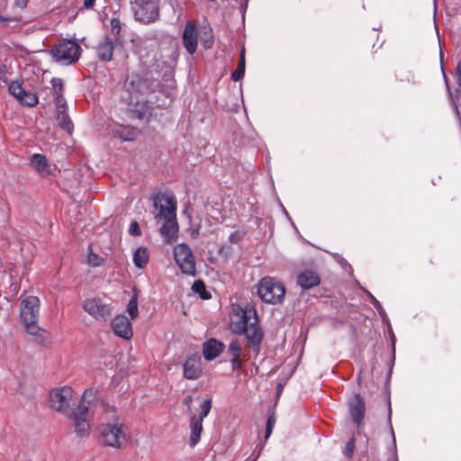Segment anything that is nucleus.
I'll return each instance as SVG.
<instances>
[{
	"instance_id": "39",
	"label": "nucleus",
	"mask_w": 461,
	"mask_h": 461,
	"mask_svg": "<svg viewBox=\"0 0 461 461\" xmlns=\"http://www.w3.org/2000/svg\"><path fill=\"white\" fill-rule=\"evenodd\" d=\"M371 303H373V305L375 306V308L378 311L379 314L382 316V317H384L385 313L380 304V303L376 300V298L369 292H366Z\"/></svg>"
},
{
	"instance_id": "41",
	"label": "nucleus",
	"mask_w": 461,
	"mask_h": 461,
	"mask_svg": "<svg viewBox=\"0 0 461 461\" xmlns=\"http://www.w3.org/2000/svg\"><path fill=\"white\" fill-rule=\"evenodd\" d=\"M129 231L131 235L139 236L140 235V230L137 221H132L130 225Z\"/></svg>"
},
{
	"instance_id": "29",
	"label": "nucleus",
	"mask_w": 461,
	"mask_h": 461,
	"mask_svg": "<svg viewBox=\"0 0 461 461\" xmlns=\"http://www.w3.org/2000/svg\"><path fill=\"white\" fill-rule=\"evenodd\" d=\"M244 73H245V50L242 49L240 51V61H239L238 68L231 75L232 80L239 81L240 78H242V77L244 76Z\"/></svg>"
},
{
	"instance_id": "19",
	"label": "nucleus",
	"mask_w": 461,
	"mask_h": 461,
	"mask_svg": "<svg viewBox=\"0 0 461 461\" xmlns=\"http://www.w3.org/2000/svg\"><path fill=\"white\" fill-rule=\"evenodd\" d=\"M349 413L353 421L359 426L364 419L366 406L364 399L360 394L357 393L349 402Z\"/></svg>"
},
{
	"instance_id": "46",
	"label": "nucleus",
	"mask_w": 461,
	"mask_h": 461,
	"mask_svg": "<svg viewBox=\"0 0 461 461\" xmlns=\"http://www.w3.org/2000/svg\"><path fill=\"white\" fill-rule=\"evenodd\" d=\"M192 400H193V399H192V397H191V396H186V397L185 398V400H184V403H185V405H187V406H188V408H190V404H191V402H192Z\"/></svg>"
},
{
	"instance_id": "12",
	"label": "nucleus",
	"mask_w": 461,
	"mask_h": 461,
	"mask_svg": "<svg viewBox=\"0 0 461 461\" xmlns=\"http://www.w3.org/2000/svg\"><path fill=\"white\" fill-rule=\"evenodd\" d=\"M84 310L98 321H107L112 315V306L99 298H89L83 303Z\"/></svg>"
},
{
	"instance_id": "27",
	"label": "nucleus",
	"mask_w": 461,
	"mask_h": 461,
	"mask_svg": "<svg viewBox=\"0 0 461 461\" xmlns=\"http://www.w3.org/2000/svg\"><path fill=\"white\" fill-rule=\"evenodd\" d=\"M149 261V253L145 248H138L133 254L134 265L139 267H144Z\"/></svg>"
},
{
	"instance_id": "4",
	"label": "nucleus",
	"mask_w": 461,
	"mask_h": 461,
	"mask_svg": "<svg viewBox=\"0 0 461 461\" xmlns=\"http://www.w3.org/2000/svg\"><path fill=\"white\" fill-rule=\"evenodd\" d=\"M96 390L86 389L82 395L77 408L73 411V423L78 437L88 435L90 430L89 420L92 416L91 403L96 398Z\"/></svg>"
},
{
	"instance_id": "42",
	"label": "nucleus",
	"mask_w": 461,
	"mask_h": 461,
	"mask_svg": "<svg viewBox=\"0 0 461 461\" xmlns=\"http://www.w3.org/2000/svg\"><path fill=\"white\" fill-rule=\"evenodd\" d=\"M241 238L242 234L240 231H234L229 236V241L230 243H237L241 240Z\"/></svg>"
},
{
	"instance_id": "23",
	"label": "nucleus",
	"mask_w": 461,
	"mask_h": 461,
	"mask_svg": "<svg viewBox=\"0 0 461 461\" xmlns=\"http://www.w3.org/2000/svg\"><path fill=\"white\" fill-rule=\"evenodd\" d=\"M320 283L319 276L311 270H305L302 272L297 277V284L303 289L312 288Z\"/></svg>"
},
{
	"instance_id": "44",
	"label": "nucleus",
	"mask_w": 461,
	"mask_h": 461,
	"mask_svg": "<svg viewBox=\"0 0 461 461\" xmlns=\"http://www.w3.org/2000/svg\"><path fill=\"white\" fill-rule=\"evenodd\" d=\"M95 0H84V7L86 9H90L95 5Z\"/></svg>"
},
{
	"instance_id": "21",
	"label": "nucleus",
	"mask_w": 461,
	"mask_h": 461,
	"mask_svg": "<svg viewBox=\"0 0 461 461\" xmlns=\"http://www.w3.org/2000/svg\"><path fill=\"white\" fill-rule=\"evenodd\" d=\"M183 369L185 378L189 380L197 379L202 373L200 359L196 357H189L185 362Z\"/></svg>"
},
{
	"instance_id": "30",
	"label": "nucleus",
	"mask_w": 461,
	"mask_h": 461,
	"mask_svg": "<svg viewBox=\"0 0 461 461\" xmlns=\"http://www.w3.org/2000/svg\"><path fill=\"white\" fill-rule=\"evenodd\" d=\"M52 89L55 93L58 104L63 101L64 84L60 78L51 79Z\"/></svg>"
},
{
	"instance_id": "37",
	"label": "nucleus",
	"mask_w": 461,
	"mask_h": 461,
	"mask_svg": "<svg viewBox=\"0 0 461 461\" xmlns=\"http://www.w3.org/2000/svg\"><path fill=\"white\" fill-rule=\"evenodd\" d=\"M110 28L114 35H118L122 30V23L117 18H113L110 21Z\"/></svg>"
},
{
	"instance_id": "3",
	"label": "nucleus",
	"mask_w": 461,
	"mask_h": 461,
	"mask_svg": "<svg viewBox=\"0 0 461 461\" xmlns=\"http://www.w3.org/2000/svg\"><path fill=\"white\" fill-rule=\"evenodd\" d=\"M96 390L86 389L82 395L77 408L73 411V423L78 437L88 435L90 430L89 420L92 416L91 403L96 398Z\"/></svg>"
},
{
	"instance_id": "17",
	"label": "nucleus",
	"mask_w": 461,
	"mask_h": 461,
	"mask_svg": "<svg viewBox=\"0 0 461 461\" xmlns=\"http://www.w3.org/2000/svg\"><path fill=\"white\" fill-rule=\"evenodd\" d=\"M9 93L19 102L28 106H34L38 104V97L33 92L25 91L22 84L14 81L8 86Z\"/></svg>"
},
{
	"instance_id": "35",
	"label": "nucleus",
	"mask_w": 461,
	"mask_h": 461,
	"mask_svg": "<svg viewBox=\"0 0 461 461\" xmlns=\"http://www.w3.org/2000/svg\"><path fill=\"white\" fill-rule=\"evenodd\" d=\"M58 121L60 125V127L68 131H70L71 130V122L68 115L64 112H60L58 114Z\"/></svg>"
},
{
	"instance_id": "47",
	"label": "nucleus",
	"mask_w": 461,
	"mask_h": 461,
	"mask_svg": "<svg viewBox=\"0 0 461 461\" xmlns=\"http://www.w3.org/2000/svg\"><path fill=\"white\" fill-rule=\"evenodd\" d=\"M391 429H392V433H393V444L395 445V437H394V435H393V429H392V428H391Z\"/></svg>"
},
{
	"instance_id": "13",
	"label": "nucleus",
	"mask_w": 461,
	"mask_h": 461,
	"mask_svg": "<svg viewBox=\"0 0 461 461\" xmlns=\"http://www.w3.org/2000/svg\"><path fill=\"white\" fill-rule=\"evenodd\" d=\"M129 97L125 98L129 104H138L140 103L139 95L146 89L145 82L138 75L128 76L124 84Z\"/></svg>"
},
{
	"instance_id": "32",
	"label": "nucleus",
	"mask_w": 461,
	"mask_h": 461,
	"mask_svg": "<svg viewBox=\"0 0 461 461\" xmlns=\"http://www.w3.org/2000/svg\"><path fill=\"white\" fill-rule=\"evenodd\" d=\"M127 312L131 319H134L139 314L138 310V297L136 294H134L129 301L127 305Z\"/></svg>"
},
{
	"instance_id": "5",
	"label": "nucleus",
	"mask_w": 461,
	"mask_h": 461,
	"mask_svg": "<svg viewBox=\"0 0 461 461\" xmlns=\"http://www.w3.org/2000/svg\"><path fill=\"white\" fill-rule=\"evenodd\" d=\"M257 288L259 298L266 303L279 304L285 299V288L275 277L265 276L261 278L258 283Z\"/></svg>"
},
{
	"instance_id": "15",
	"label": "nucleus",
	"mask_w": 461,
	"mask_h": 461,
	"mask_svg": "<svg viewBox=\"0 0 461 461\" xmlns=\"http://www.w3.org/2000/svg\"><path fill=\"white\" fill-rule=\"evenodd\" d=\"M199 35L200 31L198 30L196 23L194 21L187 22L183 32V44L186 51L191 55L197 50Z\"/></svg>"
},
{
	"instance_id": "1",
	"label": "nucleus",
	"mask_w": 461,
	"mask_h": 461,
	"mask_svg": "<svg viewBox=\"0 0 461 461\" xmlns=\"http://www.w3.org/2000/svg\"><path fill=\"white\" fill-rule=\"evenodd\" d=\"M230 327L234 333L244 335L253 350L256 353L259 352L264 332L258 324V313L254 308L235 309Z\"/></svg>"
},
{
	"instance_id": "8",
	"label": "nucleus",
	"mask_w": 461,
	"mask_h": 461,
	"mask_svg": "<svg viewBox=\"0 0 461 461\" xmlns=\"http://www.w3.org/2000/svg\"><path fill=\"white\" fill-rule=\"evenodd\" d=\"M130 2L137 21L148 24L158 20V0H130Z\"/></svg>"
},
{
	"instance_id": "49",
	"label": "nucleus",
	"mask_w": 461,
	"mask_h": 461,
	"mask_svg": "<svg viewBox=\"0 0 461 461\" xmlns=\"http://www.w3.org/2000/svg\"><path fill=\"white\" fill-rule=\"evenodd\" d=\"M4 20H5V19H4L2 16H0V21H4Z\"/></svg>"
},
{
	"instance_id": "34",
	"label": "nucleus",
	"mask_w": 461,
	"mask_h": 461,
	"mask_svg": "<svg viewBox=\"0 0 461 461\" xmlns=\"http://www.w3.org/2000/svg\"><path fill=\"white\" fill-rule=\"evenodd\" d=\"M10 307V302L5 297H0V319L8 317Z\"/></svg>"
},
{
	"instance_id": "11",
	"label": "nucleus",
	"mask_w": 461,
	"mask_h": 461,
	"mask_svg": "<svg viewBox=\"0 0 461 461\" xmlns=\"http://www.w3.org/2000/svg\"><path fill=\"white\" fill-rule=\"evenodd\" d=\"M122 423L104 424L101 426V435L104 444L119 447L125 441V433Z\"/></svg>"
},
{
	"instance_id": "43",
	"label": "nucleus",
	"mask_w": 461,
	"mask_h": 461,
	"mask_svg": "<svg viewBox=\"0 0 461 461\" xmlns=\"http://www.w3.org/2000/svg\"><path fill=\"white\" fill-rule=\"evenodd\" d=\"M456 84L461 87V63H458L456 68Z\"/></svg>"
},
{
	"instance_id": "24",
	"label": "nucleus",
	"mask_w": 461,
	"mask_h": 461,
	"mask_svg": "<svg viewBox=\"0 0 461 461\" xmlns=\"http://www.w3.org/2000/svg\"><path fill=\"white\" fill-rule=\"evenodd\" d=\"M113 135L122 141H132L136 139L137 131L131 126L119 125L113 129Z\"/></svg>"
},
{
	"instance_id": "16",
	"label": "nucleus",
	"mask_w": 461,
	"mask_h": 461,
	"mask_svg": "<svg viewBox=\"0 0 461 461\" xmlns=\"http://www.w3.org/2000/svg\"><path fill=\"white\" fill-rule=\"evenodd\" d=\"M226 356L228 357L232 370H240L243 366V363L246 360V354L242 345L236 340H232L228 345L226 349Z\"/></svg>"
},
{
	"instance_id": "22",
	"label": "nucleus",
	"mask_w": 461,
	"mask_h": 461,
	"mask_svg": "<svg viewBox=\"0 0 461 461\" xmlns=\"http://www.w3.org/2000/svg\"><path fill=\"white\" fill-rule=\"evenodd\" d=\"M224 345L214 339H209L208 341L204 342L203 347V357L207 360H212L216 358L221 352L223 350Z\"/></svg>"
},
{
	"instance_id": "33",
	"label": "nucleus",
	"mask_w": 461,
	"mask_h": 461,
	"mask_svg": "<svg viewBox=\"0 0 461 461\" xmlns=\"http://www.w3.org/2000/svg\"><path fill=\"white\" fill-rule=\"evenodd\" d=\"M212 408V401L211 399L207 398L204 399L201 404V411L200 415L196 416V419H201V420H203V419L209 414Z\"/></svg>"
},
{
	"instance_id": "31",
	"label": "nucleus",
	"mask_w": 461,
	"mask_h": 461,
	"mask_svg": "<svg viewBox=\"0 0 461 461\" xmlns=\"http://www.w3.org/2000/svg\"><path fill=\"white\" fill-rule=\"evenodd\" d=\"M192 290L198 294L202 299H209L210 294L206 291L203 282L201 280L195 281L192 285Z\"/></svg>"
},
{
	"instance_id": "45",
	"label": "nucleus",
	"mask_w": 461,
	"mask_h": 461,
	"mask_svg": "<svg viewBox=\"0 0 461 461\" xmlns=\"http://www.w3.org/2000/svg\"><path fill=\"white\" fill-rule=\"evenodd\" d=\"M28 0H15L17 6L24 8L27 5Z\"/></svg>"
},
{
	"instance_id": "7",
	"label": "nucleus",
	"mask_w": 461,
	"mask_h": 461,
	"mask_svg": "<svg viewBox=\"0 0 461 461\" xmlns=\"http://www.w3.org/2000/svg\"><path fill=\"white\" fill-rule=\"evenodd\" d=\"M81 47L74 41L64 40L51 50L53 59L61 65L75 63L80 57Z\"/></svg>"
},
{
	"instance_id": "20",
	"label": "nucleus",
	"mask_w": 461,
	"mask_h": 461,
	"mask_svg": "<svg viewBox=\"0 0 461 461\" xmlns=\"http://www.w3.org/2000/svg\"><path fill=\"white\" fill-rule=\"evenodd\" d=\"M164 223L160 228V234L165 242L171 243L176 238L178 226L176 218L164 219Z\"/></svg>"
},
{
	"instance_id": "38",
	"label": "nucleus",
	"mask_w": 461,
	"mask_h": 461,
	"mask_svg": "<svg viewBox=\"0 0 461 461\" xmlns=\"http://www.w3.org/2000/svg\"><path fill=\"white\" fill-rule=\"evenodd\" d=\"M87 260H88L89 265H91L93 267H98L101 265L103 258H100L97 254L90 252L88 254Z\"/></svg>"
},
{
	"instance_id": "2",
	"label": "nucleus",
	"mask_w": 461,
	"mask_h": 461,
	"mask_svg": "<svg viewBox=\"0 0 461 461\" xmlns=\"http://www.w3.org/2000/svg\"><path fill=\"white\" fill-rule=\"evenodd\" d=\"M40 312V300L36 296H27L20 303V319L26 332L42 345L50 342L48 331L39 327L37 321Z\"/></svg>"
},
{
	"instance_id": "26",
	"label": "nucleus",
	"mask_w": 461,
	"mask_h": 461,
	"mask_svg": "<svg viewBox=\"0 0 461 461\" xmlns=\"http://www.w3.org/2000/svg\"><path fill=\"white\" fill-rule=\"evenodd\" d=\"M31 164L42 176H47L50 173V166L45 156L34 154L31 158Z\"/></svg>"
},
{
	"instance_id": "6",
	"label": "nucleus",
	"mask_w": 461,
	"mask_h": 461,
	"mask_svg": "<svg viewBox=\"0 0 461 461\" xmlns=\"http://www.w3.org/2000/svg\"><path fill=\"white\" fill-rule=\"evenodd\" d=\"M50 406L73 420V411H70L71 405L76 403V395L74 390L69 386L56 388L50 393Z\"/></svg>"
},
{
	"instance_id": "36",
	"label": "nucleus",
	"mask_w": 461,
	"mask_h": 461,
	"mask_svg": "<svg viewBox=\"0 0 461 461\" xmlns=\"http://www.w3.org/2000/svg\"><path fill=\"white\" fill-rule=\"evenodd\" d=\"M275 424H276V418H275L274 414H272L267 418V420L266 431H265V438L266 439H267L270 437Z\"/></svg>"
},
{
	"instance_id": "14",
	"label": "nucleus",
	"mask_w": 461,
	"mask_h": 461,
	"mask_svg": "<svg viewBox=\"0 0 461 461\" xmlns=\"http://www.w3.org/2000/svg\"><path fill=\"white\" fill-rule=\"evenodd\" d=\"M122 48V43L120 40H112L108 36H104L96 47L97 57L103 61H111L113 51Z\"/></svg>"
},
{
	"instance_id": "10",
	"label": "nucleus",
	"mask_w": 461,
	"mask_h": 461,
	"mask_svg": "<svg viewBox=\"0 0 461 461\" xmlns=\"http://www.w3.org/2000/svg\"><path fill=\"white\" fill-rule=\"evenodd\" d=\"M175 260L182 273L188 276L195 275V260L191 249L185 243L174 248Z\"/></svg>"
},
{
	"instance_id": "28",
	"label": "nucleus",
	"mask_w": 461,
	"mask_h": 461,
	"mask_svg": "<svg viewBox=\"0 0 461 461\" xmlns=\"http://www.w3.org/2000/svg\"><path fill=\"white\" fill-rule=\"evenodd\" d=\"M200 38L204 49H210L213 45V36L212 33V29L203 27L200 31Z\"/></svg>"
},
{
	"instance_id": "9",
	"label": "nucleus",
	"mask_w": 461,
	"mask_h": 461,
	"mask_svg": "<svg viewBox=\"0 0 461 461\" xmlns=\"http://www.w3.org/2000/svg\"><path fill=\"white\" fill-rule=\"evenodd\" d=\"M153 206L158 211L155 220L158 222L164 219L176 218V200L170 192L158 193L152 196Z\"/></svg>"
},
{
	"instance_id": "48",
	"label": "nucleus",
	"mask_w": 461,
	"mask_h": 461,
	"mask_svg": "<svg viewBox=\"0 0 461 461\" xmlns=\"http://www.w3.org/2000/svg\"><path fill=\"white\" fill-rule=\"evenodd\" d=\"M4 69H5V67L0 65V73H2L4 71Z\"/></svg>"
},
{
	"instance_id": "18",
	"label": "nucleus",
	"mask_w": 461,
	"mask_h": 461,
	"mask_svg": "<svg viewBox=\"0 0 461 461\" xmlns=\"http://www.w3.org/2000/svg\"><path fill=\"white\" fill-rule=\"evenodd\" d=\"M113 332L120 338L131 339L133 335L132 326L127 316L124 314L117 315L112 322Z\"/></svg>"
},
{
	"instance_id": "40",
	"label": "nucleus",
	"mask_w": 461,
	"mask_h": 461,
	"mask_svg": "<svg viewBox=\"0 0 461 461\" xmlns=\"http://www.w3.org/2000/svg\"><path fill=\"white\" fill-rule=\"evenodd\" d=\"M354 453V439L351 438L346 445L344 454L348 457H351Z\"/></svg>"
},
{
	"instance_id": "25",
	"label": "nucleus",
	"mask_w": 461,
	"mask_h": 461,
	"mask_svg": "<svg viewBox=\"0 0 461 461\" xmlns=\"http://www.w3.org/2000/svg\"><path fill=\"white\" fill-rule=\"evenodd\" d=\"M190 446L194 447L201 438L203 431V420L196 419V415H192L190 419Z\"/></svg>"
}]
</instances>
